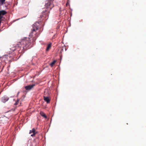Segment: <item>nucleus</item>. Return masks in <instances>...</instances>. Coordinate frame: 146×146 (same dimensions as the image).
I'll list each match as a JSON object with an SVG mask.
<instances>
[{
    "label": "nucleus",
    "instance_id": "obj_1",
    "mask_svg": "<svg viewBox=\"0 0 146 146\" xmlns=\"http://www.w3.org/2000/svg\"><path fill=\"white\" fill-rule=\"evenodd\" d=\"M31 44V42L30 38H25L22 39L21 41L17 44L13 45L10 49L13 51L17 50L19 53H23L25 50L27 48H29L32 47Z\"/></svg>",
    "mask_w": 146,
    "mask_h": 146
},
{
    "label": "nucleus",
    "instance_id": "obj_2",
    "mask_svg": "<svg viewBox=\"0 0 146 146\" xmlns=\"http://www.w3.org/2000/svg\"><path fill=\"white\" fill-rule=\"evenodd\" d=\"M39 25V24L38 22H36L33 25V28L32 29V31L31 32L30 34V36H34L33 34H34L35 35V36H37L36 35V31L38 29V26Z\"/></svg>",
    "mask_w": 146,
    "mask_h": 146
},
{
    "label": "nucleus",
    "instance_id": "obj_3",
    "mask_svg": "<svg viewBox=\"0 0 146 146\" xmlns=\"http://www.w3.org/2000/svg\"><path fill=\"white\" fill-rule=\"evenodd\" d=\"M54 0H47L46 1L45 7L48 10L49 9V10H50L54 7V5L52 4V2Z\"/></svg>",
    "mask_w": 146,
    "mask_h": 146
},
{
    "label": "nucleus",
    "instance_id": "obj_4",
    "mask_svg": "<svg viewBox=\"0 0 146 146\" xmlns=\"http://www.w3.org/2000/svg\"><path fill=\"white\" fill-rule=\"evenodd\" d=\"M9 98L7 96H5L1 98V101L5 103L9 100Z\"/></svg>",
    "mask_w": 146,
    "mask_h": 146
},
{
    "label": "nucleus",
    "instance_id": "obj_5",
    "mask_svg": "<svg viewBox=\"0 0 146 146\" xmlns=\"http://www.w3.org/2000/svg\"><path fill=\"white\" fill-rule=\"evenodd\" d=\"M35 85V84H33L32 85H29L25 86V88L26 90H29L31 89Z\"/></svg>",
    "mask_w": 146,
    "mask_h": 146
},
{
    "label": "nucleus",
    "instance_id": "obj_6",
    "mask_svg": "<svg viewBox=\"0 0 146 146\" xmlns=\"http://www.w3.org/2000/svg\"><path fill=\"white\" fill-rule=\"evenodd\" d=\"M44 100L47 103H49L50 101V99L49 98V97L48 96H44Z\"/></svg>",
    "mask_w": 146,
    "mask_h": 146
},
{
    "label": "nucleus",
    "instance_id": "obj_7",
    "mask_svg": "<svg viewBox=\"0 0 146 146\" xmlns=\"http://www.w3.org/2000/svg\"><path fill=\"white\" fill-rule=\"evenodd\" d=\"M33 134L31 135V136L32 137H34L35 135L37 133V131H36L35 129L34 128H33L32 129V130Z\"/></svg>",
    "mask_w": 146,
    "mask_h": 146
},
{
    "label": "nucleus",
    "instance_id": "obj_8",
    "mask_svg": "<svg viewBox=\"0 0 146 146\" xmlns=\"http://www.w3.org/2000/svg\"><path fill=\"white\" fill-rule=\"evenodd\" d=\"M40 114L41 116L44 117V118L46 119L47 118V116L43 112L41 111L40 112Z\"/></svg>",
    "mask_w": 146,
    "mask_h": 146
},
{
    "label": "nucleus",
    "instance_id": "obj_9",
    "mask_svg": "<svg viewBox=\"0 0 146 146\" xmlns=\"http://www.w3.org/2000/svg\"><path fill=\"white\" fill-rule=\"evenodd\" d=\"M6 12L4 10H2L0 11V15H3L6 14Z\"/></svg>",
    "mask_w": 146,
    "mask_h": 146
},
{
    "label": "nucleus",
    "instance_id": "obj_10",
    "mask_svg": "<svg viewBox=\"0 0 146 146\" xmlns=\"http://www.w3.org/2000/svg\"><path fill=\"white\" fill-rule=\"evenodd\" d=\"M51 44H48L47 45V47L46 48V51H48L50 49V48L51 47Z\"/></svg>",
    "mask_w": 146,
    "mask_h": 146
},
{
    "label": "nucleus",
    "instance_id": "obj_11",
    "mask_svg": "<svg viewBox=\"0 0 146 146\" xmlns=\"http://www.w3.org/2000/svg\"><path fill=\"white\" fill-rule=\"evenodd\" d=\"M56 62V60H54L51 63L50 65L51 67L53 66V65L55 64Z\"/></svg>",
    "mask_w": 146,
    "mask_h": 146
},
{
    "label": "nucleus",
    "instance_id": "obj_12",
    "mask_svg": "<svg viewBox=\"0 0 146 146\" xmlns=\"http://www.w3.org/2000/svg\"><path fill=\"white\" fill-rule=\"evenodd\" d=\"M19 99H18L16 103L14 104V105H17L19 101Z\"/></svg>",
    "mask_w": 146,
    "mask_h": 146
},
{
    "label": "nucleus",
    "instance_id": "obj_13",
    "mask_svg": "<svg viewBox=\"0 0 146 146\" xmlns=\"http://www.w3.org/2000/svg\"><path fill=\"white\" fill-rule=\"evenodd\" d=\"M5 0H0V2L1 3V5H3L4 4Z\"/></svg>",
    "mask_w": 146,
    "mask_h": 146
},
{
    "label": "nucleus",
    "instance_id": "obj_14",
    "mask_svg": "<svg viewBox=\"0 0 146 146\" xmlns=\"http://www.w3.org/2000/svg\"><path fill=\"white\" fill-rule=\"evenodd\" d=\"M3 17V16L2 15H0V20L2 21V19Z\"/></svg>",
    "mask_w": 146,
    "mask_h": 146
},
{
    "label": "nucleus",
    "instance_id": "obj_15",
    "mask_svg": "<svg viewBox=\"0 0 146 146\" xmlns=\"http://www.w3.org/2000/svg\"><path fill=\"white\" fill-rule=\"evenodd\" d=\"M46 15H45V14L44 15L45 16H48V13H47V12L46 13ZM46 18V17H45V18Z\"/></svg>",
    "mask_w": 146,
    "mask_h": 146
},
{
    "label": "nucleus",
    "instance_id": "obj_16",
    "mask_svg": "<svg viewBox=\"0 0 146 146\" xmlns=\"http://www.w3.org/2000/svg\"><path fill=\"white\" fill-rule=\"evenodd\" d=\"M32 133H33V131L32 130H30L29 131V134H31Z\"/></svg>",
    "mask_w": 146,
    "mask_h": 146
},
{
    "label": "nucleus",
    "instance_id": "obj_17",
    "mask_svg": "<svg viewBox=\"0 0 146 146\" xmlns=\"http://www.w3.org/2000/svg\"><path fill=\"white\" fill-rule=\"evenodd\" d=\"M63 48H62V49H61V51H63Z\"/></svg>",
    "mask_w": 146,
    "mask_h": 146
},
{
    "label": "nucleus",
    "instance_id": "obj_18",
    "mask_svg": "<svg viewBox=\"0 0 146 146\" xmlns=\"http://www.w3.org/2000/svg\"><path fill=\"white\" fill-rule=\"evenodd\" d=\"M1 21L0 20V24H1Z\"/></svg>",
    "mask_w": 146,
    "mask_h": 146
},
{
    "label": "nucleus",
    "instance_id": "obj_19",
    "mask_svg": "<svg viewBox=\"0 0 146 146\" xmlns=\"http://www.w3.org/2000/svg\"><path fill=\"white\" fill-rule=\"evenodd\" d=\"M65 51L66 50V49L65 48H64Z\"/></svg>",
    "mask_w": 146,
    "mask_h": 146
}]
</instances>
